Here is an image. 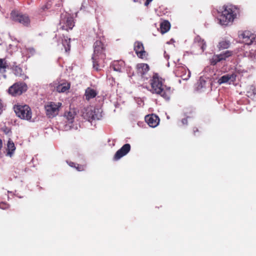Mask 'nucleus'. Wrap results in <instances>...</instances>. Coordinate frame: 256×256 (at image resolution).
I'll use <instances>...</instances> for the list:
<instances>
[{
  "mask_svg": "<svg viewBox=\"0 0 256 256\" xmlns=\"http://www.w3.org/2000/svg\"><path fill=\"white\" fill-rule=\"evenodd\" d=\"M2 140L0 139V144H2Z\"/></svg>",
  "mask_w": 256,
  "mask_h": 256,
  "instance_id": "nucleus-41",
  "label": "nucleus"
},
{
  "mask_svg": "<svg viewBox=\"0 0 256 256\" xmlns=\"http://www.w3.org/2000/svg\"><path fill=\"white\" fill-rule=\"evenodd\" d=\"M8 68V64L6 58H0V70L6 72Z\"/></svg>",
  "mask_w": 256,
  "mask_h": 256,
  "instance_id": "nucleus-26",
  "label": "nucleus"
},
{
  "mask_svg": "<svg viewBox=\"0 0 256 256\" xmlns=\"http://www.w3.org/2000/svg\"><path fill=\"white\" fill-rule=\"evenodd\" d=\"M236 78V76L234 74H226L222 76L218 80L219 84H222L226 82H233Z\"/></svg>",
  "mask_w": 256,
  "mask_h": 256,
  "instance_id": "nucleus-19",
  "label": "nucleus"
},
{
  "mask_svg": "<svg viewBox=\"0 0 256 256\" xmlns=\"http://www.w3.org/2000/svg\"><path fill=\"white\" fill-rule=\"evenodd\" d=\"M170 24L168 21L165 20L162 22L160 25V30L162 34L166 32L170 28Z\"/></svg>",
  "mask_w": 256,
  "mask_h": 256,
  "instance_id": "nucleus-24",
  "label": "nucleus"
},
{
  "mask_svg": "<svg viewBox=\"0 0 256 256\" xmlns=\"http://www.w3.org/2000/svg\"><path fill=\"white\" fill-rule=\"evenodd\" d=\"M70 88L69 83H62L54 86V89L58 92H64L68 90Z\"/></svg>",
  "mask_w": 256,
  "mask_h": 256,
  "instance_id": "nucleus-20",
  "label": "nucleus"
},
{
  "mask_svg": "<svg viewBox=\"0 0 256 256\" xmlns=\"http://www.w3.org/2000/svg\"><path fill=\"white\" fill-rule=\"evenodd\" d=\"M145 120L148 125L152 128L156 127L160 122L159 118L154 114L146 116Z\"/></svg>",
  "mask_w": 256,
  "mask_h": 256,
  "instance_id": "nucleus-11",
  "label": "nucleus"
},
{
  "mask_svg": "<svg viewBox=\"0 0 256 256\" xmlns=\"http://www.w3.org/2000/svg\"><path fill=\"white\" fill-rule=\"evenodd\" d=\"M218 46L220 48H227L229 46V42L226 41H222L219 43Z\"/></svg>",
  "mask_w": 256,
  "mask_h": 256,
  "instance_id": "nucleus-28",
  "label": "nucleus"
},
{
  "mask_svg": "<svg viewBox=\"0 0 256 256\" xmlns=\"http://www.w3.org/2000/svg\"><path fill=\"white\" fill-rule=\"evenodd\" d=\"M194 44L200 47L202 52L204 50L206 47V43L204 40L202 39L199 36H197L194 38Z\"/></svg>",
  "mask_w": 256,
  "mask_h": 256,
  "instance_id": "nucleus-23",
  "label": "nucleus"
},
{
  "mask_svg": "<svg viewBox=\"0 0 256 256\" xmlns=\"http://www.w3.org/2000/svg\"><path fill=\"white\" fill-rule=\"evenodd\" d=\"M138 72L141 75L144 74L148 71L149 66L146 64H139L136 66Z\"/></svg>",
  "mask_w": 256,
  "mask_h": 256,
  "instance_id": "nucleus-21",
  "label": "nucleus"
},
{
  "mask_svg": "<svg viewBox=\"0 0 256 256\" xmlns=\"http://www.w3.org/2000/svg\"><path fill=\"white\" fill-rule=\"evenodd\" d=\"M61 102H48L45 105L44 108L46 116L50 118H54L58 114L60 108L62 106Z\"/></svg>",
  "mask_w": 256,
  "mask_h": 256,
  "instance_id": "nucleus-5",
  "label": "nucleus"
},
{
  "mask_svg": "<svg viewBox=\"0 0 256 256\" xmlns=\"http://www.w3.org/2000/svg\"><path fill=\"white\" fill-rule=\"evenodd\" d=\"M16 150L15 145H0V153L12 157Z\"/></svg>",
  "mask_w": 256,
  "mask_h": 256,
  "instance_id": "nucleus-13",
  "label": "nucleus"
},
{
  "mask_svg": "<svg viewBox=\"0 0 256 256\" xmlns=\"http://www.w3.org/2000/svg\"><path fill=\"white\" fill-rule=\"evenodd\" d=\"M256 38L255 35L252 34L249 31H245L242 34V40L241 42H243L246 44H251Z\"/></svg>",
  "mask_w": 256,
  "mask_h": 256,
  "instance_id": "nucleus-15",
  "label": "nucleus"
},
{
  "mask_svg": "<svg viewBox=\"0 0 256 256\" xmlns=\"http://www.w3.org/2000/svg\"><path fill=\"white\" fill-rule=\"evenodd\" d=\"M206 81L204 80L200 79L198 82V88L200 90L205 86Z\"/></svg>",
  "mask_w": 256,
  "mask_h": 256,
  "instance_id": "nucleus-29",
  "label": "nucleus"
},
{
  "mask_svg": "<svg viewBox=\"0 0 256 256\" xmlns=\"http://www.w3.org/2000/svg\"><path fill=\"white\" fill-rule=\"evenodd\" d=\"M152 0H146L144 4L145 6H147L148 5V4L152 2Z\"/></svg>",
  "mask_w": 256,
  "mask_h": 256,
  "instance_id": "nucleus-38",
  "label": "nucleus"
},
{
  "mask_svg": "<svg viewBox=\"0 0 256 256\" xmlns=\"http://www.w3.org/2000/svg\"><path fill=\"white\" fill-rule=\"evenodd\" d=\"M10 206L6 202H2L0 203V208L2 210H6Z\"/></svg>",
  "mask_w": 256,
  "mask_h": 256,
  "instance_id": "nucleus-30",
  "label": "nucleus"
},
{
  "mask_svg": "<svg viewBox=\"0 0 256 256\" xmlns=\"http://www.w3.org/2000/svg\"><path fill=\"white\" fill-rule=\"evenodd\" d=\"M8 141H7V144H14V143L10 139V138H8Z\"/></svg>",
  "mask_w": 256,
  "mask_h": 256,
  "instance_id": "nucleus-37",
  "label": "nucleus"
},
{
  "mask_svg": "<svg viewBox=\"0 0 256 256\" xmlns=\"http://www.w3.org/2000/svg\"><path fill=\"white\" fill-rule=\"evenodd\" d=\"M27 90V86L24 83L16 82L8 88V92L12 96L20 95Z\"/></svg>",
  "mask_w": 256,
  "mask_h": 256,
  "instance_id": "nucleus-7",
  "label": "nucleus"
},
{
  "mask_svg": "<svg viewBox=\"0 0 256 256\" xmlns=\"http://www.w3.org/2000/svg\"><path fill=\"white\" fill-rule=\"evenodd\" d=\"M84 116L88 121H90L92 120H99L102 116L99 112L98 110H96L92 107H89L86 108Z\"/></svg>",
  "mask_w": 256,
  "mask_h": 256,
  "instance_id": "nucleus-10",
  "label": "nucleus"
},
{
  "mask_svg": "<svg viewBox=\"0 0 256 256\" xmlns=\"http://www.w3.org/2000/svg\"><path fill=\"white\" fill-rule=\"evenodd\" d=\"M174 72L176 76L180 77L184 80H188L190 76V72L184 66H176Z\"/></svg>",
  "mask_w": 256,
  "mask_h": 256,
  "instance_id": "nucleus-9",
  "label": "nucleus"
},
{
  "mask_svg": "<svg viewBox=\"0 0 256 256\" xmlns=\"http://www.w3.org/2000/svg\"><path fill=\"white\" fill-rule=\"evenodd\" d=\"M76 114V110L70 108L68 111L65 112L64 116L69 123L72 124L74 122Z\"/></svg>",
  "mask_w": 256,
  "mask_h": 256,
  "instance_id": "nucleus-17",
  "label": "nucleus"
},
{
  "mask_svg": "<svg viewBox=\"0 0 256 256\" xmlns=\"http://www.w3.org/2000/svg\"><path fill=\"white\" fill-rule=\"evenodd\" d=\"M150 91L152 92L160 94L166 99L170 98V92L169 91H164L162 79L157 74H154L150 80Z\"/></svg>",
  "mask_w": 256,
  "mask_h": 256,
  "instance_id": "nucleus-3",
  "label": "nucleus"
},
{
  "mask_svg": "<svg viewBox=\"0 0 256 256\" xmlns=\"http://www.w3.org/2000/svg\"><path fill=\"white\" fill-rule=\"evenodd\" d=\"M96 94V92L94 89L88 88L86 90L85 96L87 100H89L90 98H94Z\"/></svg>",
  "mask_w": 256,
  "mask_h": 256,
  "instance_id": "nucleus-22",
  "label": "nucleus"
},
{
  "mask_svg": "<svg viewBox=\"0 0 256 256\" xmlns=\"http://www.w3.org/2000/svg\"><path fill=\"white\" fill-rule=\"evenodd\" d=\"M75 168L78 171H83L84 170V166L76 164Z\"/></svg>",
  "mask_w": 256,
  "mask_h": 256,
  "instance_id": "nucleus-32",
  "label": "nucleus"
},
{
  "mask_svg": "<svg viewBox=\"0 0 256 256\" xmlns=\"http://www.w3.org/2000/svg\"><path fill=\"white\" fill-rule=\"evenodd\" d=\"M108 142H112V143H115L116 142V141L115 140H108Z\"/></svg>",
  "mask_w": 256,
  "mask_h": 256,
  "instance_id": "nucleus-39",
  "label": "nucleus"
},
{
  "mask_svg": "<svg viewBox=\"0 0 256 256\" xmlns=\"http://www.w3.org/2000/svg\"><path fill=\"white\" fill-rule=\"evenodd\" d=\"M50 8V5L48 4H47L44 6H43L42 8V9L44 10H45V8L46 9H48L49 8Z\"/></svg>",
  "mask_w": 256,
  "mask_h": 256,
  "instance_id": "nucleus-36",
  "label": "nucleus"
},
{
  "mask_svg": "<svg viewBox=\"0 0 256 256\" xmlns=\"http://www.w3.org/2000/svg\"><path fill=\"white\" fill-rule=\"evenodd\" d=\"M232 52L230 51H226L222 54L214 56L210 60V64L215 65L217 62L225 60L226 58L230 56Z\"/></svg>",
  "mask_w": 256,
  "mask_h": 256,
  "instance_id": "nucleus-14",
  "label": "nucleus"
},
{
  "mask_svg": "<svg viewBox=\"0 0 256 256\" xmlns=\"http://www.w3.org/2000/svg\"><path fill=\"white\" fill-rule=\"evenodd\" d=\"M130 145H123V146L118 150L116 153L114 158L115 160H118L126 154L130 150Z\"/></svg>",
  "mask_w": 256,
  "mask_h": 256,
  "instance_id": "nucleus-16",
  "label": "nucleus"
},
{
  "mask_svg": "<svg viewBox=\"0 0 256 256\" xmlns=\"http://www.w3.org/2000/svg\"><path fill=\"white\" fill-rule=\"evenodd\" d=\"M134 50L138 57L143 58L146 56V52L144 50L143 44L141 42H135Z\"/></svg>",
  "mask_w": 256,
  "mask_h": 256,
  "instance_id": "nucleus-12",
  "label": "nucleus"
},
{
  "mask_svg": "<svg viewBox=\"0 0 256 256\" xmlns=\"http://www.w3.org/2000/svg\"><path fill=\"white\" fill-rule=\"evenodd\" d=\"M4 106V103H3L2 101L1 100H0V114H2V112L3 110Z\"/></svg>",
  "mask_w": 256,
  "mask_h": 256,
  "instance_id": "nucleus-33",
  "label": "nucleus"
},
{
  "mask_svg": "<svg viewBox=\"0 0 256 256\" xmlns=\"http://www.w3.org/2000/svg\"><path fill=\"white\" fill-rule=\"evenodd\" d=\"M14 71L15 74H16V76H20L21 74L22 70L18 66H16V68L14 69Z\"/></svg>",
  "mask_w": 256,
  "mask_h": 256,
  "instance_id": "nucleus-31",
  "label": "nucleus"
},
{
  "mask_svg": "<svg viewBox=\"0 0 256 256\" xmlns=\"http://www.w3.org/2000/svg\"><path fill=\"white\" fill-rule=\"evenodd\" d=\"M68 164L71 167L75 168L76 164L72 162H67Z\"/></svg>",
  "mask_w": 256,
  "mask_h": 256,
  "instance_id": "nucleus-35",
  "label": "nucleus"
},
{
  "mask_svg": "<svg viewBox=\"0 0 256 256\" xmlns=\"http://www.w3.org/2000/svg\"><path fill=\"white\" fill-rule=\"evenodd\" d=\"M194 133H195L196 131H197V132L198 131V129L197 128H196V130H194Z\"/></svg>",
  "mask_w": 256,
  "mask_h": 256,
  "instance_id": "nucleus-40",
  "label": "nucleus"
},
{
  "mask_svg": "<svg viewBox=\"0 0 256 256\" xmlns=\"http://www.w3.org/2000/svg\"><path fill=\"white\" fill-rule=\"evenodd\" d=\"M94 52L92 56L93 66L96 70H100V66L102 64L104 60L106 58L104 52L105 47L100 40H96L94 44Z\"/></svg>",
  "mask_w": 256,
  "mask_h": 256,
  "instance_id": "nucleus-2",
  "label": "nucleus"
},
{
  "mask_svg": "<svg viewBox=\"0 0 256 256\" xmlns=\"http://www.w3.org/2000/svg\"><path fill=\"white\" fill-rule=\"evenodd\" d=\"M62 45L65 48L66 52H68L70 50V38H65L64 40H62Z\"/></svg>",
  "mask_w": 256,
  "mask_h": 256,
  "instance_id": "nucleus-27",
  "label": "nucleus"
},
{
  "mask_svg": "<svg viewBox=\"0 0 256 256\" xmlns=\"http://www.w3.org/2000/svg\"><path fill=\"white\" fill-rule=\"evenodd\" d=\"M182 126H184L188 124V120L187 118H183L181 121Z\"/></svg>",
  "mask_w": 256,
  "mask_h": 256,
  "instance_id": "nucleus-34",
  "label": "nucleus"
},
{
  "mask_svg": "<svg viewBox=\"0 0 256 256\" xmlns=\"http://www.w3.org/2000/svg\"><path fill=\"white\" fill-rule=\"evenodd\" d=\"M11 18L13 20L18 22L25 26H28L30 23V18L26 14H23L16 12H12L11 13Z\"/></svg>",
  "mask_w": 256,
  "mask_h": 256,
  "instance_id": "nucleus-8",
  "label": "nucleus"
},
{
  "mask_svg": "<svg viewBox=\"0 0 256 256\" xmlns=\"http://www.w3.org/2000/svg\"><path fill=\"white\" fill-rule=\"evenodd\" d=\"M112 66L114 70L122 72L124 69V62L122 60L114 61Z\"/></svg>",
  "mask_w": 256,
  "mask_h": 256,
  "instance_id": "nucleus-18",
  "label": "nucleus"
},
{
  "mask_svg": "<svg viewBox=\"0 0 256 256\" xmlns=\"http://www.w3.org/2000/svg\"><path fill=\"white\" fill-rule=\"evenodd\" d=\"M247 94L248 97L256 98V87L253 85L249 86L247 88Z\"/></svg>",
  "mask_w": 256,
  "mask_h": 256,
  "instance_id": "nucleus-25",
  "label": "nucleus"
},
{
  "mask_svg": "<svg viewBox=\"0 0 256 256\" xmlns=\"http://www.w3.org/2000/svg\"><path fill=\"white\" fill-rule=\"evenodd\" d=\"M60 26L62 30H72L74 26L73 18L66 12L62 14L60 21Z\"/></svg>",
  "mask_w": 256,
  "mask_h": 256,
  "instance_id": "nucleus-6",
  "label": "nucleus"
},
{
  "mask_svg": "<svg viewBox=\"0 0 256 256\" xmlns=\"http://www.w3.org/2000/svg\"><path fill=\"white\" fill-rule=\"evenodd\" d=\"M219 14L218 16V23L224 26L231 24L236 18L238 12V8L232 4L224 5L218 10Z\"/></svg>",
  "mask_w": 256,
  "mask_h": 256,
  "instance_id": "nucleus-1",
  "label": "nucleus"
},
{
  "mask_svg": "<svg viewBox=\"0 0 256 256\" xmlns=\"http://www.w3.org/2000/svg\"><path fill=\"white\" fill-rule=\"evenodd\" d=\"M16 116L22 119L30 120L32 112L28 105H17L14 107Z\"/></svg>",
  "mask_w": 256,
  "mask_h": 256,
  "instance_id": "nucleus-4",
  "label": "nucleus"
}]
</instances>
